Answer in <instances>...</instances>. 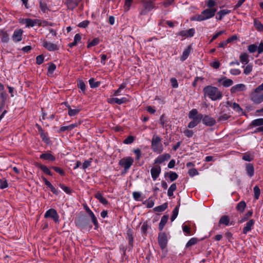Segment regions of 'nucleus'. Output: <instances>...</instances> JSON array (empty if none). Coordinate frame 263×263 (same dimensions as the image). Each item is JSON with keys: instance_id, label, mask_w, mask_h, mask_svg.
I'll use <instances>...</instances> for the list:
<instances>
[{"instance_id": "nucleus-1", "label": "nucleus", "mask_w": 263, "mask_h": 263, "mask_svg": "<svg viewBox=\"0 0 263 263\" xmlns=\"http://www.w3.org/2000/svg\"><path fill=\"white\" fill-rule=\"evenodd\" d=\"M217 11L216 8H209L203 10L200 14L195 15L191 18V21H203L213 17Z\"/></svg>"}, {"instance_id": "nucleus-2", "label": "nucleus", "mask_w": 263, "mask_h": 263, "mask_svg": "<svg viewBox=\"0 0 263 263\" xmlns=\"http://www.w3.org/2000/svg\"><path fill=\"white\" fill-rule=\"evenodd\" d=\"M203 91L205 95L214 101L220 99L222 97L221 92L215 87L208 86L204 88Z\"/></svg>"}, {"instance_id": "nucleus-3", "label": "nucleus", "mask_w": 263, "mask_h": 263, "mask_svg": "<svg viewBox=\"0 0 263 263\" xmlns=\"http://www.w3.org/2000/svg\"><path fill=\"white\" fill-rule=\"evenodd\" d=\"M161 139L157 135H154L152 139L151 148L153 151L158 154H160L163 150V145L161 143Z\"/></svg>"}, {"instance_id": "nucleus-4", "label": "nucleus", "mask_w": 263, "mask_h": 263, "mask_svg": "<svg viewBox=\"0 0 263 263\" xmlns=\"http://www.w3.org/2000/svg\"><path fill=\"white\" fill-rule=\"evenodd\" d=\"M20 23L22 25H25L26 27H32L37 24L41 25L40 20L37 19L32 20L30 18H22L20 20Z\"/></svg>"}, {"instance_id": "nucleus-5", "label": "nucleus", "mask_w": 263, "mask_h": 263, "mask_svg": "<svg viewBox=\"0 0 263 263\" xmlns=\"http://www.w3.org/2000/svg\"><path fill=\"white\" fill-rule=\"evenodd\" d=\"M134 162V159L130 157H125L121 159L119 164L124 168V170L126 172L131 166Z\"/></svg>"}, {"instance_id": "nucleus-6", "label": "nucleus", "mask_w": 263, "mask_h": 263, "mask_svg": "<svg viewBox=\"0 0 263 263\" xmlns=\"http://www.w3.org/2000/svg\"><path fill=\"white\" fill-rule=\"evenodd\" d=\"M142 3L143 4L144 9L140 12L141 15L146 14L147 12L152 10L155 7V4L152 1H143Z\"/></svg>"}, {"instance_id": "nucleus-7", "label": "nucleus", "mask_w": 263, "mask_h": 263, "mask_svg": "<svg viewBox=\"0 0 263 263\" xmlns=\"http://www.w3.org/2000/svg\"><path fill=\"white\" fill-rule=\"evenodd\" d=\"M75 222L78 227L81 229H85L88 226L89 221L86 217H81L77 218Z\"/></svg>"}, {"instance_id": "nucleus-8", "label": "nucleus", "mask_w": 263, "mask_h": 263, "mask_svg": "<svg viewBox=\"0 0 263 263\" xmlns=\"http://www.w3.org/2000/svg\"><path fill=\"white\" fill-rule=\"evenodd\" d=\"M251 100L255 104L261 103V93L254 89L249 95Z\"/></svg>"}, {"instance_id": "nucleus-9", "label": "nucleus", "mask_w": 263, "mask_h": 263, "mask_svg": "<svg viewBox=\"0 0 263 263\" xmlns=\"http://www.w3.org/2000/svg\"><path fill=\"white\" fill-rule=\"evenodd\" d=\"M45 217H51L53 218V219L55 222H59L58 214L56 210L53 209H50L49 210H48L45 214Z\"/></svg>"}, {"instance_id": "nucleus-10", "label": "nucleus", "mask_w": 263, "mask_h": 263, "mask_svg": "<svg viewBox=\"0 0 263 263\" xmlns=\"http://www.w3.org/2000/svg\"><path fill=\"white\" fill-rule=\"evenodd\" d=\"M42 45L44 48L50 51H55L59 49V47L57 44L49 42L45 40L43 41Z\"/></svg>"}, {"instance_id": "nucleus-11", "label": "nucleus", "mask_w": 263, "mask_h": 263, "mask_svg": "<svg viewBox=\"0 0 263 263\" xmlns=\"http://www.w3.org/2000/svg\"><path fill=\"white\" fill-rule=\"evenodd\" d=\"M158 242L161 249H164L165 248L167 239V236L165 233H160L158 236Z\"/></svg>"}, {"instance_id": "nucleus-12", "label": "nucleus", "mask_w": 263, "mask_h": 263, "mask_svg": "<svg viewBox=\"0 0 263 263\" xmlns=\"http://www.w3.org/2000/svg\"><path fill=\"white\" fill-rule=\"evenodd\" d=\"M160 172L161 167L160 166H154L151 169V173L154 180H155L158 177Z\"/></svg>"}, {"instance_id": "nucleus-13", "label": "nucleus", "mask_w": 263, "mask_h": 263, "mask_svg": "<svg viewBox=\"0 0 263 263\" xmlns=\"http://www.w3.org/2000/svg\"><path fill=\"white\" fill-rule=\"evenodd\" d=\"M246 86L243 84H238L235 85L231 87V92L232 93H235L238 91H241L246 90Z\"/></svg>"}, {"instance_id": "nucleus-14", "label": "nucleus", "mask_w": 263, "mask_h": 263, "mask_svg": "<svg viewBox=\"0 0 263 263\" xmlns=\"http://www.w3.org/2000/svg\"><path fill=\"white\" fill-rule=\"evenodd\" d=\"M23 32V30L21 29L15 30L12 35L13 41L15 42L21 41Z\"/></svg>"}, {"instance_id": "nucleus-15", "label": "nucleus", "mask_w": 263, "mask_h": 263, "mask_svg": "<svg viewBox=\"0 0 263 263\" xmlns=\"http://www.w3.org/2000/svg\"><path fill=\"white\" fill-rule=\"evenodd\" d=\"M202 118V122L206 125L213 126L216 123V121L210 116H205Z\"/></svg>"}, {"instance_id": "nucleus-16", "label": "nucleus", "mask_w": 263, "mask_h": 263, "mask_svg": "<svg viewBox=\"0 0 263 263\" xmlns=\"http://www.w3.org/2000/svg\"><path fill=\"white\" fill-rule=\"evenodd\" d=\"M194 33H195V29L193 28H191V29H189L188 30L181 31L179 33V34L182 36H185L186 37H189L193 36L194 35Z\"/></svg>"}, {"instance_id": "nucleus-17", "label": "nucleus", "mask_w": 263, "mask_h": 263, "mask_svg": "<svg viewBox=\"0 0 263 263\" xmlns=\"http://www.w3.org/2000/svg\"><path fill=\"white\" fill-rule=\"evenodd\" d=\"M226 107L229 108V107H232L233 108V109L238 112H240V111H242V109L240 107V106L238 104L236 103H235V102H230V101H228L227 103H226Z\"/></svg>"}, {"instance_id": "nucleus-18", "label": "nucleus", "mask_w": 263, "mask_h": 263, "mask_svg": "<svg viewBox=\"0 0 263 263\" xmlns=\"http://www.w3.org/2000/svg\"><path fill=\"white\" fill-rule=\"evenodd\" d=\"M81 0H67L66 5L69 9L72 10L76 8Z\"/></svg>"}, {"instance_id": "nucleus-19", "label": "nucleus", "mask_w": 263, "mask_h": 263, "mask_svg": "<svg viewBox=\"0 0 263 263\" xmlns=\"http://www.w3.org/2000/svg\"><path fill=\"white\" fill-rule=\"evenodd\" d=\"M128 101V100L126 98H122L121 99H118L117 98H111L108 100V102L110 103H116L118 104H121L123 103H125L126 102Z\"/></svg>"}, {"instance_id": "nucleus-20", "label": "nucleus", "mask_w": 263, "mask_h": 263, "mask_svg": "<svg viewBox=\"0 0 263 263\" xmlns=\"http://www.w3.org/2000/svg\"><path fill=\"white\" fill-rule=\"evenodd\" d=\"M192 121H191L188 124L189 128H193L196 126L201 121L202 118L201 117H196L194 118H191Z\"/></svg>"}, {"instance_id": "nucleus-21", "label": "nucleus", "mask_w": 263, "mask_h": 263, "mask_svg": "<svg viewBox=\"0 0 263 263\" xmlns=\"http://www.w3.org/2000/svg\"><path fill=\"white\" fill-rule=\"evenodd\" d=\"M79 124L80 123H75L68 126H62L60 129V132H63L65 130H71L73 128L77 127Z\"/></svg>"}, {"instance_id": "nucleus-22", "label": "nucleus", "mask_w": 263, "mask_h": 263, "mask_svg": "<svg viewBox=\"0 0 263 263\" xmlns=\"http://www.w3.org/2000/svg\"><path fill=\"white\" fill-rule=\"evenodd\" d=\"M254 224V220L250 219L246 224V227L243 229V233L246 234L248 232L251 231L252 227Z\"/></svg>"}, {"instance_id": "nucleus-23", "label": "nucleus", "mask_w": 263, "mask_h": 263, "mask_svg": "<svg viewBox=\"0 0 263 263\" xmlns=\"http://www.w3.org/2000/svg\"><path fill=\"white\" fill-rule=\"evenodd\" d=\"M246 170L250 177H252L254 175V169L253 164L251 163L247 164L246 165Z\"/></svg>"}, {"instance_id": "nucleus-24", "label": "nucleus", "mask_w": 263, "mask_h": 263, "mask_svg": "<svg viewBox=\"0 0 263 263\" xmlns=\"http://www.w3.org/2000/svg\"><path fill=\"white\" fill-rule=\"evenodd\" d=\"M0 35L2 36V42L7 43L9 40V35L4 30H0Z\"/></svg>"}, {"instance_id": "nucleus-25", "label": "nucleus", "mask_w": 263, "mask_h": 263, "mask_svg": "<svg viewBox=\"0 0 263 263\" xmlns=\"http://www.w3.org/2000/svg\"><path fill=\"white\" fill-rule=\"evenodd\" d=\"M240 61L242 64H247L249 63V55L246 53H243L239 57Z\"/></svg>"}, {"instance_id": "nucleus-26", "label": "nucleus", "mask_w": 263, "mask_h": 263, "mask_svg": "<svg viewBox=\"0 0 263 263\" xmlns=\"http://www.w3.org/2000/svg\"><path fill=\"white\" fill-rule=\"evenodd\" d=\"M198 117H201V118H203V116L201 114H198V111L196 109H193L190 111L189 114V118H194Z\"/></svg>"}, {"instance_id": "nucleus-27", "label": "nucleus", "mask_w": 263, "mask_h": 263, "mask_svg": "<svg viewBox=\"0 0 263 263\" xmlns=\"http://www.w3.org/2000/svg\"><path fill=\"white\" fill-rule=\"evenodd\" d=\"M229 13H230V10H229L224 9L220 10L217 13L218 15L216 16V19L218 20H221L223 16L227 14H229Z\"/></svg>"}, {"instance_id": "nucleus-28", "label": "nucleus", "mask_w": 263, "mask_h": 263, "mask_svg": "<svg viewBox=\"0 0 263 263\" xmlns=\"http://www.w3.org/2000/svg\"><path fill=\"white\" fill-rule=\"evenodd\" d=\"M42 179L45 184L50 189L53 194H57L58 193L57 190L53 187L50 182H49L45 177H42Z\"/></svg>"}, {"instance_id": "nucleus-29", "label": "nucleus", "mask_w": 263, "mask_h": 263, "mask_svg": "<svg viewBox=\"0 0 263 263\" xmlns=\"http://www.w3.org/2000/svg\"><path fill=\"white\" fill-rule=\"evenodd\" d=\"M168 216L167 215H164L162 217L159 226V228L160 230H162L163 229V227L166 224L168 220Z\"/></svg>"}, {"instance_id": "nucleus-30", "label": "nucleus", "mask_w": 263, "mask_h": 263, "mask_svg": "<svg viewBox=\"0 0 263 263\" xmlns=\"http://www.w3.org/2000/svg\"><path fill=\"white\" fill-rule=\"evenodd\" d=\"M95 197L99 200L100 202H101L103 204H106L107 203V201L104 198L101 194L99 192L97 193L95 195Z\"/></svg>"}, {"instance_id": "nucleus-31", "label": "nucleus", "mask_w": 263, "mask_h": 263, "mask_svg": "<svg viewBox=\"0 0 263 263\" xmlns=\"http://www.w3.org/2000/svg\"><path fill=\"white\" fill-rule=\"evenodd\" d=\"M40 158L51 161H54L55 160L54 157L49 153L43 154L40 156Z\"/></svg>"}, {"instance_id": "nucleus-32", "label": "nucleus", "mask_w": 263, "mask_h": 263, "mask_svg": "<svg viewBox=\"0 0 263 263\" xmlns=\"http://www.w3.org/2000/svg\"><path fill=\"white\" fill-rule=\"evenodd\" d=\"M191 52V47L189 46L187 48H186L184 51H183L182 55L181 57V60L182 61H184L185 60L187 59L188 56L189 55Z\"/></svg>"}, {"instance_id": "nucleus-33", "label": "nucleus", "mask_w": 263, "mask_h": 263, "mask_svg": "<svg viewBox=\"0 0 263 263\" xmlns=\"http://www.w3.org/2000/svg\"><path fill=\"white\" fill-rule=\"evenodd\" d=\"M230 219L228 216L224 215L222 216L219 221V224H224L226 226H228L229 223Z\"/></svg>"}, {"instance_id": "nucleus-34", "label": "nucleus", "mask_w": 263, "mask_h": 263, "mask_svg": "<svg viewBox=\"0 0 263 263\" xmlns=\"http://www.w3.org/2000/svg\"><path fill=\"white\" fill-rule=\"evenodd\" d=\"M167 203H164V204H163L161 205L155 207L154 209V210L155 212H161L164 211L167 208Z\"/></svg>"}, {"instance_id": "nucleus-35", "label": "nucleus", "mask_w": 263, "mask_h": 263, "mask_svg": "<svg viewBox=\"0 0 263 263\" xmlns=\"http://www.w3.org/2000/svg\"><path fill=\"white\" fill-rule=\"evenodd\" d=\"M89 216L90 217L92 222L93 223L94 225L96 227V228H97L98 227V223L96 217H95L94 214L92 211H89V213H88Z\"/></svg>"}, {"instance_id": "nucleus-36", "label": "nucleus", "mask_w": 263, "mask_h": 263, "mask_svg": "<svg viewBox=\"0 0 263 263\" xmlns=\"http://www.w3.org/2000/svg\"><path fill=\"white\" fill-rule=\"evenodd\" d=\"M254 25L257 30L260 31L263 30V25L256 19L254 20Z\"/></svg>"}, {"instance_id": "nucleus-37", "label": "nucleus", "mask_w": 263, "mask_h": 263, "mask_svg": "<svg viewBox=\"0 0 263 263\" xmlns=\"http://www.w3.org/2000/svg\"><path fill=\"white\" fill-rule=\"evenodd\" d=\"M244 68L243 73L246 75L249 74L253 69V66L251 64L247 65L246 67L243 66Z\"/></svg>"}, {"instance_id": "nucleus-38", "label": "nucleus", "mask_w": 263, "mask_h": 263, "mask_svg": "<svg viewBox=\"0 0 263 263\" xmlns=\"http://www.w3.org/2000/svg\"><path fill=\"white\" fill-rule=\"evenodd\" d=\"M246 206V203L244 201H240L237 204L236 209L238 211H240V212H242L244 211Z\"/></svg>"}, {"instance_id": "nucleus-39", "label": "nucleus", "mask_w": 263, "mask_h": 263, "mask_svg": "<svg viewBox=\"0 0 263 263\" xmlns=\"http://www.w3.org/2000/svg\"><path fill=\"white\" fill-rule=\"evenodd\" d=\"M81 108H74V109H70L69 111L68 112V114L69 116H74L79 114V112L81 111Z\"/></svg>"}, {"instance_id": "nucleus-40", "label": "nucleus", "mask_w": 263, "mask_h": 263, "mask_svg": "<svg viewBox=\"0 0 263 263\" xmlns=\"http://www.w3.org/2000/svg\"><path fill=\"white\" fill-rule=\"evenodd\" d=\"M40 7L41 10L44 12L48 10L47 3L45 0L40 1Z\"/></svg>"}, {"instance_id": "nucleus-41", "label": "nucleus", "mask_w": 263, "mask_h": 263, "mask_svg": "<svg viewBox=\"0 0 263 263\" xmlns=\"http://www.w3.org/2000/svg\"><path fill=\"white\" fill-rule=\"evenodd\" d=\"M176 190V185L175 183L172 184L167 191V195L170 197L173 195V192Z\"/></svg>"}, {"instance_id": "nucleus-42", "label": "nucleus", "mask_w": 263, "mask_h": 263, "mask_svg": "<svg viewBox=\"0 0 263 263\" xmlns=\"http://www.w3.org/2000/svg\"><path fill=\"white\" fill-rule=\"evenodd\" d=\"M242 159L245 161L250 162L253 159V156L250 153H246L243 155Z\"/></svg>"}, {"instance_id": "nucleus-43", "label": "nucleus", "mask_w": 263, "mask_h": 263, "mask_svg": "<svg viewBox=\"0 0 263 263\" xmlns=\"http://www.w3.org/2000/svg\"><path fill=\"white\" fill-rule=\"evenodd\" d=\"M233 83V81L229 79H224L223 81H222V85L224 87H229L231 86Z\"/></svg>"}, {"instance_id": "nucleus-44", "label": "nucleus", "mask_w": 263, "mask_h": 263, "mask_svg": "<svg viewBox=\"0 0 263 263\" xmlns=\"http://www.w3.org/2000/svg\"><path fill=\"white\" fill-rule=\"evenodd\" d=\"M133 1V0H125L124 8L125 11H127L129 10Z\"/></svg>"}, {"instance_id": "nucleus-45", "label": "nucleus", "mask_w": 263, "mask_h": 263, "mask_svg": "<svg viewBox=\"0 0 263 263\" xmlns=\"http://www.w3.org/2000/svg\"><path fill=\"white\" fill-rule=\"evenodd\" d=\"M254 192V198L258 199L260 194V191L258 186H255L253 189Z\"/></svg>"}, {"instance_id": "nucleus-46", "label": "nucleus", "mask_w": 263, "mask_h": 263, "mask_svg": "<svg viewBox=\"0 0 263 263\" xmlns=\"http://www.w3.org/2000/svg\"><path fill=\"white\" fill-rule=\"evenodd\" d=\"M90 86L91 88H96L99 86L100 84L99 82H95V80L92 78L89 80Z\"/></svg>"}, {"instance_id": "nucleus-47", "label": "nucleus", "mask_w": 263, "mask_h": 263, "mask_svg": "<svg viewBox=\"0 0 263 263\" xmlns=\"http://www.w3.org/2000/svg\"><path fill=\"white\" fill-rule=\"evenodd\" d=\"M99 43V39L98 38H95L88 44L87 47L88 48H90L92 46L97 45V44H98Z\"/></svg>"}, {"instance_id": "nucleus-48", "label": "nucleus", "mask_w": 263, "mask_h": 263, "mask_svg": "<svg viewBox=\"0 0 263 263\" xmlns=\"http://www.w3.org/2000/svg\"><path fill=\"white\" fill-rule=\"evenodd\" d=\"M252 124L254 126L263 125V118L257 119L252 121Z\"/></svg>"}, {"instance_id": "nucleus-49", "label": "nucleus", "mask_w": 263, "mask_h": 263, "mask_svg": "<svg viewBox=\"0 0 263 263\" xmlns=\"http://www.w3.org/2000/svg\"><path fill=\"white\" fill-rule=\"evenodd\" d=\"M230 117V116L228 114H224L220 115L218 117V121H224L228 120Z\"/></svg>"}, {"instance_id": "nucleus-50", "label": "nucleus", "mask_w": 263, "mask_h": 263, "mask_svg": "<svg viewBox=\"0 0 263 263\" xmlns=\"http://www.w3.org/2000/svg\"><path fill=\"white\" fill-rule=\"evenodd\" d=\"M145 204L147 208H152L154 205V201L151 198H148L145 202Z\"/></svg>"}, {"instance_id": "nucleus-51", "label": "nucleus", "mask_w": 263, "mask_h": 263, "mask_svg": "<svg viewBox=\"0 0 263 263\" xmlns=\"http://www.w3.org/2000/svg\"><path fill=\"white\" fill-rule=\"evenodd\" d=\"M134 140V137L132 136H129L123 141V143L126 144H131Z\"/></svg>"}, {"instance_id": "nucleus-52", "label": "nucleus", "mask_w": 263, "mask_h": 263, "mask_svg": "<svg viewBox=\"0 0 263 263\" xmlns=\"http://www.w3.org/2000/svg\"><path fill=\"white\" fill-rule=\"evenodd\" d=\"M178 214V207L176 206L173 211V215L171 218L172 221H174L176 219Z\"/></svg>"}, {"instance_id": "nucleus-53", "label": "nucleus", "mask_w": 263, "mask_h": 263, "mask_svg": "<svg viewBox=\"0 0 263 263\" xmlns=\"http://www.w3.org/2000/svg\"><path fill=\"white\" fill-rule=\"evenodd\" d=\"M8 187L7 181L5 179L0 180V188L4 189Z\"/></svg>"}, {"instance_id": "nucleus-54", "label": "nucleus", "mask_w": 263, "mask_h": 263, "mask_svg": "<svg viewBox=\"0 0 263 263\" xmlns=\"http://www.w3.org/2000/svg\"><path fill=\"white\" fill-rule=\"evenodd\" d=\"M197 242V239L196 238H191L186 243V247H189L191 246H193L195 244H196Z\"/></svg>"}, {"instance_id": "nucleus-55", "label": "nucleus", "mask_w": 263, "mask_h": 263, "mask_svg": "<svg viewBox=\"0 0 263 263\" xmlns=\"http://www.w3.org/2000/svg\"><path fill=\"white\" fill-rule=\"evenodd\" d=\"M40 168L46 174L49 175L50 176L52 175V173L46 166H40Z\"/></svg>"}, {"instance_id": "nucleus-56", "label": "nucleus", "mask_w": 263, "mask_h": 263, "mask_svg": "<svg viewBox=\"0 0 263 263\" xmlns=\"http://www.w3.org/2000/svg\"><path fill=\"white\" fill-rule=\"evenodd\" d=\"M257 47L255 44H251L248 46V50L251 53H253L256 51Z\"/></svg>"}, {"instance_id": "nucleus-57", "label": "nucleus", "mask_w": 263, "mask_h": 263, "mask_svg": "<svg viewBox=\"0 0 263 263\" xmlns=\"http://www.w3.org/2000/svg\"><path fill=\"white\" fill-rule=\"evenodd\" d=\"M1 98L2 99V102H3V106L5 105V102L7 99V94L5 92L2 91L1 93Z\"/></svg>"}, {"instance_id": "nucleus-58", "label": "nucleus", "mask_w": 263, "mask_h": 263, "mask_svg": "<svg viewBox=\"0 0 263 263\" xmlns=\"http://www.w3.org/2000/svg\"><path fill=\"white\" fill-rule=\"evenodd\" d=\"M252 212L250 211L248 212L245 215L244 217L240 221V222H243L247 220L249 217L252 216Z\"/></svg>"}, {"instance_id": "nucleus-59", "label": "nucleus", "mask_w": 263, "mask_h": 263, "mask_svg": "<svg viewBox=\"0 0 263 263\" xmlns=\"http://www.w3.org/2000/svg\"><path fill=\"white\" fill-rule=\"evenodd\" d=\"M169 178L171 181L175 180L178 178V175L175 172H171Z\"/></svg>"}, {"instance_id": "nucleus-60", "label": "nucleus", "mask_w": 263, "mask_h": 263, "mask_svg": "<svg viewBox=\"0 0 263 263\" xmlns=\"http://www.w3.org/2000/svg\"><path fill=\"white\" fill-rule=\"evenodd\" d=\"M182 230H183V231L184 233H186L187 235H191L190 228L187 226L183 225L182 227Z\"/></svg>"}, {"instance_id": "nucleus-61", "label": "nucleus", "mask_w": 263, "mask_h": 263, "mask_svg": "<svg viewBox=\"0 0 263 263\" xmlns=\"http://www.w3.org/2000/svg\"><path fill=\"white\" fill-rule=\"evenodd\" d=\"M55 68L56 66L54 64H50L48 69L49 73L52 74L53 71L55 70Z\"/></svg>"}, {"instance_id": "nucleus-62", "label": "nucleus", "mask_w": 263, "mask_h": 263, "mask_svg": "<svg viewBox=\"0 0 263 263\" xmlns=\"http://www.w3.org/2000/svg\"><path fill=\"white\" fill-rule=\"evenodd\" d=\"M206 5L209 8H214L213 7L216 5V3L213 0H208L206 2Z\"/></svg>"}, {"instance_id": "nucleus-63", "label": "nucleus", "mask_w": 263, "mask_h": 263, "mask_svg": "<svg viewBox=\"0 0 263 263\" xmlns=\"http://www.w3.org/2000/svg\"><path fill=\"white\" fill-rule=\"evenodd\" d=\"M36 63L39 65L43 63L44 61V57L42 55H39L36 58Z\"/></svg>"}, {"instance_id": "nucleus-64", "label": "nucleus", "mask_w": 263, "mask_h": 263, "mask_svg": "<svg viewBox=\"0 0 263 263\" xmlns=\"http://www.w3.org/2000/svg\"><path fill=\"white\" fill-rule=\"evenodd\" d=\"M230 73L233 75L237 76L241 73V71L239 69H231Z\"/></svg>"}]
</instances>
